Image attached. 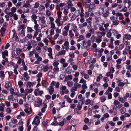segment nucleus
I'll use <instances>...</instances> for the list:
<instances>
[{"instance_id": "f257e3e1", "label": "nucleus", "mask_w": 131, "mask_h": 131, "mask_svg": "<svg viewBox=\"0 0 131 131\" xmlns=\"http://www.w3.org/2000/svg\"><path fill=\"white\" fill-rule=\"evenodd\" d=\"M25 108L24 111L27 114L29 115L31 114L32 112V110L31 107L28 104L25 105Z\"/></svg>"}, {"instance_id": "f03ea898", "label": "nucleus", "mask_w": 131, "mask_h": 131, "mask_svg": "<svg viewBox=\"0 0 131 131\" xmlns=\"http://www.w3.org/2000/svg\"><path fill=\"white\" fill-rule=\"evenodd\" d=\"M60 93L61 95H63L64 93L67 94L69 91L67 89L66 87L65 86H62L60 88Z\"/></svg>"}, {"instance_id": "7ed1b4c3", "label": "nucleus", "mask_w": 131, "mask_h": 131, "mask_svg": "<svg viewBox=\"0 0 131 131\" xmlns=\"http://www.w3.org/2000/svg\"><path fill=\"white\" fill-rule=\"evenodd\" d=\"M41 118L40 117L37 116H36L34 119L32 124L37 125H39L40 123V119Z\"/></svg>"}, {"instance_id": "20e7f679", "label": "nucleus", "mask_w": 131, "mask_h": 131, "mask_svg": "<svg viewBox=\"0 0 131 131\" xmlns=\"http://www.w3.org/2000/svg\"><path fill=\"white\" fill-rule=\"evenodd\" d=\"M62 14V12L60 11H58L57 13L58 18L56 19L55 20V22L57 24V25L61 21V15Z\"/></svg>"}, {"instance_id": "39448f33", "label": "nucleus", "mask_w": 131, "mask_h": 131, "mask_svg": "<svg viewBox=\"0 0 131 131\" xmlns=\"http://www.w3.org/2000/svg\"><path fill=\"white\" fill-rule=\"evenodd\" d=\"M68 18V17L67 16H64L63 17L62 21H59V22L58 23L57 25V26L59 27L63 25L64 23L65 22L67 21V20Z\"/></svg>"}, {"instance_id": "423d86ee", "label": "nucleus", "mask_w": 131, "mask_h": 131, "mask_svg": "<svg viewBox=\"0 0 131 131\" xmlns=\"http://www.w3.org/2000/svg\"><path fill=\"white\" fill-rule=\"evenodd\" d=\"M8 99L10 100V101L11 103H14L15 102H17L18 100L17 99L15 98H14L12 95H10L8 97Z\"/></svg>"}, {"instance_id": "0eeeda50", "label": "nucleus", "mask_w": 131, "mask_h": 131, "mask_svg": "<svg viewBox=\"0 0 131 131\" xmlns=\"http://www.w3.org/2000/svg\"><path fill=\"white\" fill-rule=\"evenodd\" d=\"M69 43L67 41H66L64 44L62 45V47L63 49H65L67 50L69 49Z\"/></svg>"}, {"instance_id": "6e6552de", "label": "nucleus", "mask_w": 131, "mask_h": 131, "mask_svg": "<svg viewBox=\"0 0 131 131\" xmlns=\"http://www.w3.org/2000/svg\"><path fill=\"white\" fill-rule=\"evenodd\" d=\"M33 91V89L32 88H30L25 89V94L23 95V98L26 99V95H27L29 93H30Z\"/></svg>"}, {"instance_id": "1a4fd4ad", "label": "nucleus", "mask_w": 131, "mask_h": 131, "mask_svg": "<svg viewBox=\"0 0 131 131\" xmlns=\"http://www.w3.org/2000/svg\"><path fill=\"white\" fill-rule=\"evenodd\" d=\"M131 39V35L128 33H126L124 35L123 38V40H130Z\"/></svg>"}, {"instance_id": "9d476101", "label": "nucleus", "mask_w": 131, "mask_h": 131, "mask_svg": "<svg viewBox=\"0 0 131 131\" xmlns=\"http://www.w3.org/2000/svg\"><path fill=\"white\" fill-rule=\"evenodd\" d=\"M47 90L48 91L50 95H52L54 91V89L52 86H50L49 88H47Z\"/></svg>"}, {"instance_id": "9b49d317", "label": "nucleus", "mask_w": 131, "mask_h": 131, "mask_svg": "<svg viewBox=\"0 0 131 131\" xmlns=\"http://www.w3.org/2000/svg\"><path fill=\"white\" fill-rule=\"evenodd\" d=\"M52 86L54 85L56 88H58L59 87L60 83L59 82H57L54 81H52L50 84Z\"/></svg>"}, {"instance_id": "f8f14e48", "label": "nucleus", "mask_w": 131, "mask_h": 131, "mask_svg": "<svg viewBox=\"0 0 131 131\" xmlns=\"http://www.w3.org/2000/svg\"><path fill=\"white\" fill-rule=\"evenodd\" d=\"M65 75V73L64 71H63L61 72L59 76V79L60 80H62L64 78Z\"/></svg>"}, {"instance_id": "ddd939ff", "label": "nucleus", "mask_w": 131, "mask_h": 131, "mask_svg": "<svg viewBox=\"0 0 131 131\" xmlns=\"http://www.w3.org/2000/svg\"><path fill=\"white\" fill-rule=\"evenodd\" d=\"M102 36H97V37L96 38L95 42L100 43L102 41Z\"/></svg>"}, {"instance_id": "4468645a", "label": "nucleus", "mask_w": 131, "mask_h": 131, "mask_svg": "<svg viewBox=\"0 0 131 131\" xmlns=\"http://www.w3.org/2000/svg\"><path fill=\"white\" fill-rule=\"evenodd\" d=\"M66 51L64 50H63L59 52L58 54H57V56H59L61 55H64L66 54Z\"/></svg>"}, {"instance_id": "2eb2a0df", "label": "nucleus", "mask_w": 131, "mask_h": 131, "mask_svg": "<svg viewBox=\"0 0 131 131\" xmlns=\"http://www.w3.org/2000/svg\"><path fill=\"white\" fill-rule=\"evenodd\" d=\"M71 67L70 66H68L66 69V73L68 74H69L72 71Z\"/></svg>"}, {"instance_id": "dca6fc26", "label": "nucleus", "mask_w": 131, "mask_h": 131, "mask_svg": "<svg viewBox=\"0 0 131 131\" xmlns=\"http://www.w3.org/2000/svg\"><path fill=\"white\" fill-rule=\"evenodd\" d=\"M117 17H119L118 19L119 20H123L124 19V16L123 15L121 14V13H117Z\"/></svg>"}, {"instance_id": "f3484780", "label": "nucleus", "mask_w": 131, "mask_h": 131, "mask_svg": "<svg viewBox=\"0 0 131 131\" xmlns=\"http://www.w3.org/2000/svg\"><path fill=\"white\" fill-rule=\"evenodd\" d=\"M5 86L7 89H9L11 86V84L8 81H6L5 82Z\"/></svg>"}, {"instance_id": "a211bd4d", "label": "nucleus", "mask_w": 131, "mask_h": 131, "mask_svg": "<svg viewBox=\"0 0 131 131\" xmlns=\"http://www.w3.org/2000/svg\"><path fill=\"white\" fill-rule=\"evenodd\" d=\"M45 17L43 16L42 15L41 16L39 17V19L41 21L42 23L44 24L45 22Z\"/></svg>"}, {"instance_id": "6ab92c4d", "label": "nucleus", "mask_w": 131, "mask_h": 131, "mask_svg": "<svg viewBox=\"0 0 131 131\" xmlns=\"http://www.w3.org/2000/svg\"><path fill=\"white\" fill-rule=\"evenodd\" d=\"M42 99L40 98H38L37 101V105L39 107L42 104Z\"/></svg>"}, {"instance_id": "aec40b11", "label": "nucleus", "mask_w": 131, "mask_h": 131, "mask_svg": "<svg viewBox=\"0 0 131 131\" xmlns=\"http://www.w3.org/2000/svg\"><path fill=\"white\" fill-rule=\"evenodd\" d=\"M34 96L32 95H30L28 96V99L30 102H32L34 100Z\"/></svg>"}, {"instance_id": "412c9836", "label": "nucleus", "mask_w": 131, "mask_h": 131, "mask_svg": "<svg viewBox=\"0 0 131 131\" xmlns=\"http://www.w3.org/2000/svg\"><path fill=\"white\" fill-rule=\"evenodd\" d=\"M69 37L71 39H72L74 36V34L73 33L72 30H70L69 31Z\"/></svg>"}, {"instance_id": "4be33fe9", "label": "nucleus", "mask_w": 131, "mask_h": 131, "mask_svg": "<svg viewBox=\"0 0 131 131\" xmlns=\"http://www.w3.org/2000/svg\"><path fill=\"white\" fill-rule=\"evenodd\" d=\"M70 25V24L68 23L66 26L64 27L63 28L64 30L68 32L69 31Z\"/></svg>"}, {"instance_id": "5701e85b", "label": "nucleus", "mask_w": 131, "mask_h": 131, "mask_svg": "<svg viewBox=\"0 0 131 131\" xmlns=\"http://www.w3.org/2000/svg\"><path fill=\"white\" fill-rule=\"evenodd\" d=\"M11 17H13V19L15 20H17L18 19V15L16 14H12L10 15Z\"/></svg>"}, {"instance_id": "b1692460", "label": "nucleus", "mask_w": 131, "mask_h": 131, "mask_svg": "<svg viewBox=\"0 0 131 131\" xmlns=\"http://www.w3.org/2000/svg\"><path fill=\"white\" fill-rule=\"evenodd\" d=\"M3 58H5V56H7L8 54V52L7 50H5L2 52Z\"/></svg>"}, {"instance_id": "393cba45", "label": "nucleus", "mask_w": 131, "mask_h": 131, "mask_svg": "<svg viewBox=\"0 0 131 131\" xmlns=\"http://www.w3.org/2000/svg\"><path fill=\"white\" fill-rule=\"evenodd\" d=\"M34 83L32 82H29L26 84V86L28 88H31L34 86Z\"/></svg>"}, {"instance_id": "a878e982", "label": "nucleus", "mask_w": 131, "mask_h": 131, "mask_svg": "<svg viewBox=\"0 0 131 131\" xmlns=\"http://www.w3.org/2000/svg\"><path fill=\"white\" fill-rule=\"evenodd\" d=\"M64 97L68 102L69 103H71L72 102V101L71 99L67 95H65Z\"/></svg>"}, {"instance_id": "bb28decb", "label": "nucleus", "mask_w": 131, "mask_h": 131, "mask_svg": "<svg viewBox=\"0 0 131 131\" xmlns=\"http://www.w3.org/2000/svg\"><path fill=\"white\" fill-rule=\"evenodd\" d=\"M16 10V8L15 7H13L11 8V12L9 13V14L10 15H11L12 14H13V13L15 12Z\"/></svg>"}, {"instance_id": "cd10ccee", "label": "nucleus", "mask_w": 131, "mask_h": 131, "mask_svg": "<svg viewBox=\"0 0 131 131\" xmlns=\"http://www.w3.org/2000/svg\"><path fill=\"white\" fill-rule=\"evenodd\" d=\"M106 34V32L104 31H102L101 32H98L97 33V36H102V37L103 36L105 35Z\"/></svg>"}, {"instance_id": "c85d7f7f", "label": "nucleus", "mask_w": 131, "mask_h": 131, "mask_svg": "<svg viewBox=\"0 0 131 131\" xmlns=\"http://www.w3.org/2000/svg\"><path fill=\"white\" fill-rule=\"evenodd\" d=\"M38 9L40 11H44L45 10V7L43 5H41L38 8Z\"/></svg>"}, {"instance_id": "c756f323", "label": "nucleus", "mask_w": 131, "mask_h": 131, "mask_svg": "<svg viewBox=\"0 0 131 131\" xmlns=\"http://www.w3.org/2000/svg\"><path fill=\"white\" fill-rule=\"evenodd\" d=\"M35 32L34 34V36H33V38H34L36 36L38 35V32H41V30H35Z\"/></svg>"}, {"instance_id": "7c9ffc66", "label": "nucleus", "mask_w": 131, "mask_h": 131, "mask_svg": "<svg viewBox=\"0 0 131 131\" xmlns=\"http://www.w3.org/2000/svg\"><path fill=\"white\" fill-rule=\"evenodd\" d=\"M78 39L77 40L78 42H80L84 39V37L82 35H80L78 37Z\"/></svg>"}, {"instance_id": "2f4dec72", "label": "nucleus", "mask_w": 131, "mask_h": 131, "mask_svg": "<svg viewBox=\"0 0 131 131\" xmlns=\"http://www.w3.org/2000/svg\"><path fill=\"white\" fill-rule=\"evenodd\" d=\"M67 4L68 8L73 6V4L72 3V1L71 0H69L67 2Z\"/></svg>"}, {"instance_id": "473e14b6", "label": "nucleus", "mask_w": 131, "mask_h": 131, "mask_svg": "<svg viewBox=\"0 0 131 131\" xmlns=\"http://www.w3.org/2000/svg\"><path fill=\"white\" fill-rule=\"evenodd\" d=\"M44 65L42 64H41L38 66L37 69L38 70L40 71L42 70L43 68Z\"/></svg>"}, {"instance_id": "72a5a7b5", "label": "nucleus", "mask_w": 131, "mask_h": 131, "mask_svg": "<svg viewBox=\"0 0 131 131\" xmlns=\"http://www.w3.org/2000/svg\"><path fill=\"white\" fill-rule=\"evenodd\" d=\"M109 11L107 10L106 11V12L104 13L103 15V16L104 17H106L109 16Z\"/></svg>"}, {"instance_id": "f704fd0d", "label": "nucleus", "mask_w": 131, "mask_h": 131, "mask_svg": "<svg viewBox=\"0 0 131 131\" xmlns=\"http://www.w3.org/2000/svg\"><path fill=\"white\" fill-rule=\"evenodd\" d=\"M47 105L46 103H44L42 106V107L41 109V112L42 113H44L45 112L46 108H47Z\"/></svg>"}, {"instance_id": "c9c22d12", "label": "nucleus", "mask_w": 131, "mask_h": 131, "mask_svg": "<svg viewBox=\"0 0 131 131\" xmlns=\"http://www.w3.org/2000/svg\"><path fill=\"white\" fill-rule=\"evenodd\" d=\"M67 85L70 87H71L73 85V83L72 81H69L67 82Z\"/></svg>"}, {"instance_id": "e433bc0d", "label": "nucleus", "mask_w": 131, "mask_h": 131, "mask_svg": "<svg viewBox=\"0 0 131 131\" xmlns=\"http://www.w3.org/2000/svg\"><path fill=\"white\" fill-rule=\"evenodd\" d=\"M28 41V40L26 38H25L23 39H20L19 42L22 43H25L26 42H27Z\"/></svg>"}, {"instance_id": "4c0bfd02", "label": "nucleus", "mask_w": 131, "mask_h": 131, "mask_svg": "<svg viewBox=\"0 0 131 131\" xmlns=\"http://www.w3.org/2000/svg\"><path fill=\"white\" fill-rule=\"evenodd\" d=\"M25 25L24 24H22L20 25H19L18 28V30L19 31L21 29L23 30L24 28Z\"/></svg>"}, {"instance_id": "58836bf2", "label": "nucleus", "mask_w": 131, "mask_h": 131, "mask_svg": "<svg viewBox=\"0 0 131 131\" xmlns=\"http://www.w3.org/2000/svg\"><path fill=\"white\" fill-rule=\"evenodd\" d=\"M126 108L124 107L122 108L120 110V112L121 114H124L126 112Z\"/></svg>"}, {"instance_id": "ea45409f", "label": "nucleus", "mask_w": 131, "mask_h": 131, "mask_svg": "<svg viewBox=\"0 0 131 131\" xmlns=\"http://www.w3.org/2000/svg\"><path fill=\"white\" fill-rule=\"evenodd\" d=\"M66 121V119H64L62 121L58 123V125L60 126H62L64 124V123Z\"/></svg>"}, {"instance_id": "a19ab883", "label": "nucleus", "mask_w": 131, "mask_h": 131, "mask_svg": "<svg viewBox=\"0 0 131 131\" xmlns=\"http://www.w3.org/2000/svg\"><path fill=\"white\" fill-rule=\"evenodd\" d=\"M103 77L101 74H100L99 76H97L96 78V81L97 82H99L101 79H102Z\"/></svg>"}, {"instance_id": "79ce46f5", "label": "nucleus", "mask_w": 131, "mask_h": 131, "mask_svg": "<svg viewBox=\"0 0 131 131\" xmlns=\"http://www.w3.org/2000/svg\"><path fill=\"white\" fill-rule=\"evenodd\" d=\"M110 72H108L106 73V75L107 76L110 77L111 79H112L113 78V74L111 73Z\"/></svg>"}, {"instance_id": "37998d69", "label": "nucleus", "mask_w": 131, "mask_h": 131, "mask_svg": "<svg viewBox=\"0 0 131 131\" xmlns=\"http://www.w3.org/2000/svg\"><path fill=\"white\" fill-rule=\"evenodd\" d=\"M50 28L52 29H56L55 27V24L54 23H50Z\"/></svg>"}, {"instance_id": "c03bdc74", "label": "nucleus", "mask_w": 131, "mask_h": 131, "mask_svg": "<svg viewBox=\"0 0 131 131\" xmlns=\"http://www.w3.org/2000/svg\"><path fill=\"white\" fill-rule=\"evenodd\" d=\"M54 48L56 50L58 51H59L60 50L61 47L59 45H56L55 46Z\"/></svg>"}, {"instance_id": "a18cd8bd", "label": "nucleus", "mask_w": 131, "mask_h": 131, "mask_svg": "<svg viewBox=\"0 0 131 131\" xmlns=\"http://www.w3.org/2000/svg\"><path fill=\"white\" fill-rule=\"evenodd\" d=\"M80 10H75V12L74 13V15L76 16H78L80 15Z\"/></svg>"}, {"instance_id": "49530a36", "label": "nucleus", "mask_w": 131, "mask_h": 131, "mask_svg": "<svg viewBox=\"0 0 131 131\" xmlns=\"http://www.w3.org/2000/svg\"><path fill=\"white\" fill-rule=\"evenodd\" d=\"M78 28L77 26L76 25H74L73 26L72 30L74 32H77Z\"/></svg>"}, {"instance_id": "de8ad7c7", "label": "nucleus", "mask_w": 131, "mask_h": 131, "mask_svg": "<svg viewBox=\"0 0 131 131\" xmlns=\"http://www.w3.org/2000/svg\"><path fill=\"white\" fill-rule=\"evenodd\" d=\"M77 90L76 88L74 86V87H72L70 89V91L71 92H75V91Z\"/></svg>"}, {"instance_id": "09e8293b", "label": "nucleus", "mask_w": 131, "mask_h": 131, "mask_svg": "<svg viewBox=\"0 0 131 131\" xmlns=\"http://www.w3.org/2000/svg\"><path fill=\"white\" fill-rule=\"evenodd\" d=\"M109 24L108 23H106V24H104V27L105 28V29L106 31H108L109 30V29L107 27L109 26Z\"/></svg>"}, {"instance_id": "8fccbe9b", "label": "nucleus", "mask_w": 131, "mask_h": 131, "mask_svg": "<svg viewBox=\"0 0 131 131\" xmlns=\"http://www.w3.org/2000/svg\"><path fill=\"white\" fill-rule=\"evenodd\" d=\"M12 36L11 37H10V41H13V39L15 38V37L16 36V35H17V33L12 34Z\"/></svg>"}, {"instance_id": "3c124183", "label": "nucleus", "mask_w": 131, "mask_h": 131, "mask_svg": "<svg viewBox=\"0 0 131 131\" xmlns=\"http://www.w3.org/2000/svg\"><path fill=\"white\" fill-rule=\"evenodd\" d=\"M59 70V68L58 67H54L53 69V71L54 72H57Z\"/></svg>"}, {"instance_id": "603ef678", "label": "nucleus", "mask_w": 131, "mask_h": 131, "mask_svg": "<svg viewBox=\"0 0 131 131\" xmlns=\"http://www.w3.org/2000/svg\"><path fill=\"white\" fill-rule=\"evenodd\" d=\"M4 73V72L3 71H0V77L2 79L5 76Z\"/></svg>"}, {"instance_id": "864d4df0", "label": "nucleus", "mask_w": 131, "mask_h": 131, "mask_svg": "<svg viewBox=\"0 0 131 131\" xmlns=\"http://www.w3.org/2000/svg\"><path fill=\"white\" fill-rule=\"evenodd\" d=\"M46 14L47 16H49L51 15V13L50 10H47L46 11Z\"/></svg>"}, {"instance_id": "5fc2aeb1", "label": "nucleus", "mask_w": 131, "mask_h": 131, "mask_svg": "<svg viewBox=\"0 0 131 131\" xmlns=\"http://www.w3.org/2000/svg\"><path fill=\"white\" fill-rule=\"evenodd\" d=\"M86 81L84 80L83 78H82L80 80L79 83H86Z\"/></svg>"}, {"instance_id": "6e6d98bb", "label": "nucleus", "mask_w": 131, "mask_h": 131, "mask_svg": "<svg viewBox=\"0 0 131 131\" xmlns=\"http://www.w3.org/2000/svg\"><path fill=\"white\" fill-rule=\"evenodd\" d=\"M74 86L77 89V88H79L81 87V84L76 83L74 84Z\"/></svg>"}, {"instance_id": "4d7b16f0", "label": "nucleus", "mask_w": 131, "mask_h": 131, "mask_svg": "<svg viewBox=\"0 0 131 131\" xmlns=\"http://www.w3.org/2000/svg\"><path fill=\"white\" fill-rule=\"evenodd\" d=\"M78 98L79 99V101H83V97H82V94H79L78 96Z\"/></svg>"}, {"instance_id": "13d9d810", "label": "nucleus", "mask_w": 131, "mask_h": 131, "mask_svg": "<svg viewBox=\"0 0 131 131\" xmlns=\"http://www.w3.org/2000/svg\"><path fill=\"white\" fill-rule=\"evenodd\" d=\"M38 90H39V89L38 88L36 89L34 92V93L36 96H37L38 94Z\"/></svg>"}, {"instance_id": "bf43d9fd", "label": "nucleus", "mask_w": 131, "mask_h": 131, "mask_svg": "<svg viewBox=\"0 0 131 131\" xmlns=\"http://www.w3.org/2000/svg\"><path fill=\"white\" fill-rule=\"evenodd\" d=\"M109 31L107 33L106 35L107 36L108 38H110L112 35V33L110 32L112 31V29H110Z\"/></svg>"}, {"instance_id": "052dcab7", "label": "nucleus", "mask_w": 131, "mask_h": 131, "mask_svg": "<svg viewBox=\"0 0 131 131\" xmlns=\"http://www.w3.org/2000/svg\"><path fill=\"white\" fill-rule=\"evenodd\" d=\"M18 85L20 87H22L23 85V82L21 80H20L18 82Z\"/></svg>"}, {"instance_id": "680f3d73", "label": "nucleus", "mask_w": 131, "mask_h": 131, "mask_svg": "<svg viewBox=\"0 0 131 131\" xmlns=\"http://www.w3.org/2000/svg\"><path fill=\"white\" fill-rule=\"evenodd\" d=\"M39 25L38 24H35L34 26V28L35 30H41L40 29L38 28Z\"/></svg>"}, {"instance_id": "e2e57ef3", "label": "nucleus", "mask_w": 131, "mask_h": 131, "mask_svg": "<svg viewBox=\"0 0 131 131\" xmlns=\"http://www.w3.org/2000/svg\"><path fill=\"white\" fill-rule=\"evenodd\" d=\"M107 61H109L110 60H111L112 59V56L111 55L108 54L107 55Z\"/></svg>"}, {"instance_id": "0e129e2a", "label": "nucleus", "mask_w": 131, "mask_h": 131, "mask_svg": "<svg viewBox=\"0 0 131 131\" xmlns=\"http://www.w3.org/2000/svg\"><path fill=\"white\" fill-rule=\"evenodd\" d=\"M92 18L91 17H89L86 20L87 22L89 24V25L91 24V20Z\"/></svg>"}, {"instance_id": "69168bd1", "label": "nucleus", "mask_w": 131, "mask_h": 131, "mask_svg": "<svg viewBox=\"0 0 131 131\" xmlns=\"http://www.w3.org/2000/svg\"><path fill=\"white\" fill-rule=\"evenodd\" d=\"M55 5L54 4H51L49 6V8L50 10H52L54 9Z\"/></svg>"}, {"instance_id": "338daca9", "label": "nucleus", "mask_w": 131, "mask_h": 131, "mask_svg": "<svg viewBox=\"0 0 131 131\" xmlns=\"http://www.w3.org/2000/svg\"><path fill=\"white\" fill-rule=\"evenodd\" d=\"M22 36H25V31L23 30H22L19 33Z\"/></svg>"}, {"instance_id": "774afa93", "label": "nucleus", "mask_w": 131, "mask_h": 131, "mask_svg": "<svg viewBox=\"0 0 131 131\" xmlns=\"http://www.w3.org/2000/svg\"><path fill=\"white\" fill-rule=\"evenodd\" d=\"M59 62L57 61H56L54 62L52 64L53 66L55 67H58V66L59 65Z\"/></svg>"}]
</instances>
